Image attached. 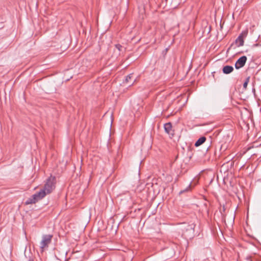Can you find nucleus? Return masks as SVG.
I'll return each mask as SVG.
<instances>
[{
    "mask_svg": "<svg viewBox=\"0 0 261 261\" xmlns=\"http://www.w3.org/2000/svg\"><path fill=\"white\" fill-rule=\"evenodd\" d=\"M249 79H250V77H248L246 79V81L243 84V88L244 89H246L247 87V85H248V84L249 82Z\"/></svg>",
    "mask_w": 261,
    "mask_h": 261,
    "instance_id": "9",
    "label": "nucleus"
},
{
    "mask_svg": "<svg viewBox=\"0 0 261 261\" xmlns=\"http://www.w3.org/2000/svg\"><path fill=\"white\" fill-rule=\"evenodd\" d=\"M182 236L186 239L191 238L194 234V227L192 224H182L179 227Z\"/></svg>",
    "mask_w": 261,
    "mask_h": 261,
    "instance_id": "2",
    "label": "nucleus"
},
{
    "mask_svg": "<svg viewBox=\"0 0 261 261\" xmlns=\"http://www.w3.org/2000/svg\"><path fill=\"white\" fill-rule=\"evenodd\" d=\"M116 47L119 50H121V48L122 46L120 44H116L115 45Z\"/></svg>",
    "mask_w": 261,
    "mask_h": 261,
    "instance_id": "11",
    "label": "nucleus"
},
{
    "mask_svg": "<svg viewBox=\"0 0 261 261\" xmlns=\"http://www.w3.org/2000/svg\"><path fill=\"white\" fill-rule=\"evenodd\" d=\"M56 182V179L55 176H50L47 179L43 188L28 198L25 201V204L28 205L35 203L38 200L43 198L46 195L51 193L55 188Z\"/></svg>",
    "mask_w": 261,
    "mask_h": 261,
    "instance_id": "1",
    "label": "nucleus"
},
{
    "mask_svg": "<svg viewBox=\"0 0 261 261\" xmlns=\"http://www.w3.org/2000/svg\"><path fill=\"white\" fill-rule=\"evenodd\" d=\"M236 43L237 44V46L240 47L243 46L244 44V40L243 38V36L242 35H240L236 40Z\"/></svg>",
    "mask_w": 261,
    "mask_h": 261,
    "instance_id": "7",
    "label": "nucleus"
},
{
    "mask_svg": "<svg viewBox=\"0 0 261 261\" xmlns=\"http://www.w3.org/2000/svg\"><path fill=\"white\" fill-rule=\"evenodd\" d=\"M190 187H191V185H190L189 186V187H188L187 188H186V189L184 191H188V190H189V189H190Z\"/></svg>",
    "mask_w": 261,
    "mask_h": 261,
    "instance_id": "13",
    "label": "nucleus"
},
{
    "mask_svg": "<svg viewBox=\"0 0 261 261\" xmlns=\"http://www.w3.org/2000/svg\"><path fill=\"white\" fill-rule=\"evenodd\" d=\"M206 141V138L205 137H200L195 142V146L198 147Z\"/></svg>",
    "mask_w": 261,
    "mask_h": 261,
    "instance_id": "8",
    "label": "nucleus"
},
{
    "mask_svg": "<svg viewBox=\"0 0 261 261\" xmlns=\"http://www.w3.org/2000/svg\"><path fill=\"white\" fill-rule=\"evenodd\" d=\"M247 58L246 56H243L240 57L236 62L234 66L237 69H239L243 67L246 64Z\"/></svg>",
    "mask_w": 261,
    "mask_h": 261,
    "instance_id": "4",
    "label": "nucleus"
},
{
    "mask_svg": "<svg viewBox=\"0 0 261 261\" xmlns=\"http://www.w3.org/2000/svg\"><path fill=\"white\" fill-rule=\"evenodd\" d=\"M233 70V67L231 66L226 65L223 67L222 71L225 74H229Z\"/></svg>",
    "mask_w": 261,
    "mask_h": 261,
    "instance_id": "6",
    "label": "nucleus"
},
{
    "mask_svg": "<svg viewBox=\"0 0 261 261\" xmlns=\"http://www.w3.org/2000/svg\"><path fill=\"white\" fill-rule=\"evenodd\" d=\"M247 35V31H244V32H242V33L240 35H242V36H246Z\"/></svg>",
    "mask_w": 261,
    "mask_h": 261,
    "instance_id": "12",
    "label": "nucleus"
},
{
    "mask_svg": "<svg viewBox=\"0 0 261 261\" xmlns=\"http://www.w3.org/2000/svg\"><path fill=\"white\" fill-rule=\"evenodd\" d=\"M133 77V74H129V75H127L125 78V82L128 83L129 80H131L132 77Z\"/></svg>",
    "mask_w": 261,
    "mask_h": 261,
    "instance_id": "10",
    "label": "nucleus"
},
{
    "mask_svg": "<svg viewBox=\"0 0 261 261\" xmlns=\"http://www.w3.org/2000/svg\"><path fill=\"white\" fill-rule=\"evenodd\" d=\"M52 238L53 235L51 234H45L42 236V240L40 242L42 251H43L44 248L48 247V245L51 243Z\"/></svg>",
    "mask_w": 261,
    "mask_h": 261,
    "instance_id": "3",
    "label": "nucleus"
},
{
    "mask_svg": "<svg viewBox=\"0 0 261 261\" xmlns=\"http://www.w3.org/2000/svg\"><path fill=\"white\" fill-rule=\"evenodd\" d=\"M172 124L170 122L166 123L164 124V129L167 134L169 135H171L172 136H173V134L172 133Z\"/></svg>",
    "mask_w": 261,
    "mask_h": 261,
    "instance_id": "5",
    "label": "nucleus"
}]
</instances>
